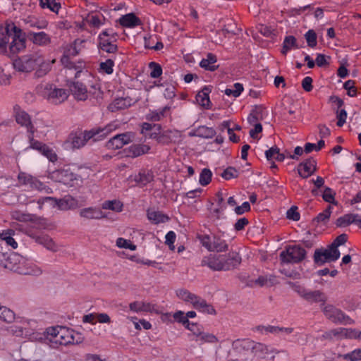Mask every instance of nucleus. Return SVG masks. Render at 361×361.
<instances>
[{
  "label": "nucleus",
  "instance_id": "nucleus-3",
  "mask_svg": "<svg viewBox=\"0 0 361 361\" xmlns=\"http://www.w3.org/2000/svg\"><path fill=\"white\" fill-rule=\"evenodd\" d=\"M90 78L88 80V85L90 86V90H87L86 85L83 83L76 81L72 82L68 85L70 91L72 94L75 97V99L78 101H85L87 99L90 100L94 99L97 102H99L102 99L103 92L101 90V85L99 82L89 75Z\"/></svg>",
  "mask_w": 361,
  "mask_h": 361
},
{
  "label": "nucleus",
  "instance_id": "nucleus-34",
  "mask_svg": "<svg viewBox=\"0 0 361 361\" xmlns=\"http://www.w3.org/2000/svg\"><path fill=\"white\" fill-rule=\"evenodd\" d=\"M42 273V270L39 267L27 260L25 267H20V274L39 276Z\"/></svg>",
  "mask_w": 361,
  "mask_h": 361
},
{
  "label": "nucleus",
  "instance_id": "nucleus-15",
  "mask_svg": "<svg viewBox=\"0 0 361 361\" xmlns=\"http://www.w3.org/2000/svg\"><path fill=\"white\" fill-rule=\"evenodd\" d=\"M116 35L112 30H104L99 35V47L107 53H114L117 50V46L114 44Z\"/></svg>",
  "mask_w": 361,
  "mask_h": 361
},
{
  "label": "nucleus",
  "instance_id": "nucleus-4",
  "mask_svg": "<svg viewBox=\"0 0 361 361\" xmlns=\"http://www.w3.org/2000/svg\"><path fill=\"white\" fill-rule=\"evenodd\" d=\"M55 60H52L51 63L46 62L42 53L34 51L25 55L22 56L13 62V67L16 70L20 72H30L37 66H40L42 69L48 71L50 69L51 63H54Z\"/></svg>",
  "mask_w": 361,
  "mask_h": 361
},
{
  "label": "nucleus",
  "instance_id": "nucleus-29",
  "mask_svg": "<svg viewBox=\"0 0 361 361\" xmlns=\"http://www.w3.org/2000/svg\"><path fill=\"white\" fill-rule=\"evenodd\" d=\"M7 260L8 262L5 265V268L19 274L20 267L18 265L22 262L23 257L16 252H11L9 253Z\"/></svg>",
  "mask_w": 361,
  "mask_h": 361
},
{
  "label": "nucleus",
  "instance_id": "nucleus-31",
  "mask_svg": "<svg viewBox=\"0 0 361 361\" xmlns=\"http://www.w3.org/2000/svg\"><path fill=\"white\" fill-rule=\"evenodd\" d=\"M210 92L211 89L209 87L205 86L196 95L197 102L200 106L206 109H209L210 107L211 102L209 96Z\"/></svg>",
  "mask_w": 361,
  "mask_h": 361
},
{
  "label": "nucleus",
  "instance_id": "nucleus-10",
  "mask_svg": "<svg viewBox=\"0 0 361 361\" xmlns=\"http://www.w3.org/2000/svg\"><path fill=\"white\" fill-rule=\"evenodd\" d=\"M320 307L324 316L333 323L343 324H350L353 323L352 319L346 315L342 310L332 305L321 304Z\"/></svg>",
  "mask_w": 361,
  "mask_h": 361
},
{
  "label": "nucleus",
  "instance_id": "nucleus-57",
  "mask_svg": "<svg viewBox=\"0 0 361 361\" xmlns=\"http://www.w3.org/2000/svg\"><path fill=\"white\" fill-rule=\"evenodd\" d=\"M32 339L39 341L50 346L49 336L47 334V328L42 333H36L32 336Z\"/></svg>",
  "mask_w": 361,
  "mask_h": 361
},
{
  "label": "nucleus",
  "instance_id": "nucleus-32",
  "mask_svg": "<svg viewBox=\"0 0 361 361\" xmlns=\"http://www.w3.org/2000/svg\"><path fill=\"white\" fill-rule=\"evenodd\" d=\"M216 56L212 53H209L206 58L201 60L200 66L207 71H214L218 68V66L216 65Z\"/></svg>",
  "mask_w": 361,
  "mask_h": 361
},
{
  "label": "nucleus",
  "instance_id": "nucleus-13",
  "mask_svg": "<svg viewBox=\"0 0 361 361\" xmlns=\"http://www.w3.org/2000/svg\"><path fill=\"white\" fill-rule=\"evenodd\" d=\"M42 96L50 103L59 104L66 100L68 94L64 89L56 88L51 85H47L42 92Z\"/></svg>",
  "mask_w": 361,
  "mask_h": 361
},
{
  "label": "nucleus",
  "instance_id": "nucleus-60",
  "mask_svg": "<svg viewBox=\"0 0 361 361\" xmlns=\"http://www.w3.org/2000/svg\"><path fill=\"white\" fill-rule=\"evenodd\" d=\"M322 198L325 202L334 203L335 200V192L330 188H325L322 193Z\"/></svg>",
  "mask_w": 361,
  "mask_h": 361
},
{
  "label": "nucleus",
  "instance_id": "nucleus-5",
  "mask_svg": "<svg viewBox=\"0 0 361 361\" xmlns=\"http://www.w3.org/2000/svg\"><path fill=\"white\" fill-rule=\"evenodd\" d=\"M178 298L185 302L190 303L196 310L207 313L215 314L216 311L214 307L208 304L205 300L188 291L186 289L180 288L176 290Z\"/></svg>",
  "mask_w": 361,
  "mask_h": 361
},
{
  "label": "nucleus",
  "instance_id": "nucleus-44",
  "mask_svg": "<svg viewBox=\"0 0 361 361\" xmlns=\"http://www.w3.org/2000/svg\"><path fill=\"white\" fill-rule=\"evenodd\" d=\"M0 319L6 322L11 323L15 319V313L6 306L0 305Z\"/></svg>",
  "mask_w": 361,
  "mask_h": 361
},
{
  "label": "nucleus",
  "instance_id": "nucleus-40",
  "mask_svg": "<svg viewBox=\"0 0 361 361\" xmlns=\"http://www.w3.org/2000/svg\"><path fill=\"white\" fill-rule=\"evenodd\" d=\"M13 233L14 231L11 229L3 231L0 233V238L2 240H4L8 245L11 246L13 249H16L18 247V243L13 238Z\"/></svg>",
  "mask_w": 361,
  "mask_h": 361
},
{
  "label": "nucleus",
  "instance_id": "nucleus-12",
  "mask_svg": "<svg viewBox=\"0 0 361 361\" xmlns=\"http://www.w3.org/2000/svg\"><path fill=\"white\" fill-rule=\"evenodd\" d=\"M18 180L19 184L27 187L31 190H37L48 194L51 192L49 187L39 181L37 178L25 172H20L18 173Z\"/></svg>",
  "mask_w": 361,
  "mask_h": 361
},
{
  "label": "nucleus",
  "instance_id": "nucleus-18",
  "mask_svg": "<svg viewBox=\"0 0 361 361\" xmlns=\"http://www.w3.org/2000/svg\"><path fill=\"white\" fill-rule=\"evenodd\" d=\"M11 30L13 31V35L9 44V50L11 54H16L25 50L26 47V41L24 37H20V29L18 28L14 25H12Z\"/></svg>",
  "mask_w": 361,
  "mask_h": 361
},
{
  "label": "nucleus",
  "instance_id": "nucleus-11",
  "mask_svg": "<svg viewBox=\"0 0 361 361\" xmlns=\"http://www.w3.org/2000/svg\"><path fill=\"white\" fill-rule=\"evenodd\" d=\"M85 42V40L81 39H77L74 41L73 43L68 44L64 49V54L61 58V63L63 66L68 69H75L81 68L82 66H76L73 62L71 61L69 59L70 56H74L79 54L82 47H83V44Z\"/></svg>",
  "mask_w": 361,
  "mask_h": 361
},
{
  "label": "nucleus",
  "instance_id": "nucleus-39",
  "mask_svg": "<svg viewBox=\"0 0 361 361\" xmlns=\"http://www.w3.org/2000/svg\"><path fill=\"white\" fill-rule=\"evenodd\" d=\"M216 134V131L212 128L207 126H200L195 130L194 135L203 137V138H212Z\"/></svg>",
  "mask_w": 361,
  "mask_h": 361
},
{
  "label": "nucleus",
  "instance_id": "nucleus-6",
  "mask_svg": "<svg viewBox=\"0 0 361 361\" xmlns=\"http://www.w3.org/2000/svg\"><path fill=\"white\" fill-rule=\"evenodd\" d=\"M202 245L209 252H224L228 250L226 241L216 234L198 235Z\"/></svg>",
  "mask_w": 361,
  "mask_h": 361
},
{
  "label": "nucleus",
  "instance_id": "nucleus-37",
  "mask_svg": "<svg viewBox=\"0 0 361 361\" xmlns=\"http://www.w3.org/2000/svg\"><path fill=\"white\" fill-rule=\"evenodd\" d=\"M121 25L128 27H133L140 23V20L133 13L123 16L119 19Z\"/></svg>",
  "mask_w": 361,
  "mask_h": 361
},
{
  "label": "nucleus",
  "instance_id": "nucleus-19",
  "mask_svg": "<svg viewBox=\"0 0 361 361\" xmlns=\"http://www.w3.org/2000/svg\"><path fill=\"white\" fill-rule=\"evenodd\" d=\"M13 109L16 122L20 126L27 128L28 131L32 133L33 126L30 115L18 104L13 106Z\"/></svg>",
  "mask_w": 361,
  "mask_h": 361
},
{
  "label": "nucleus",
  "instance_id": "nucleus-33",
  "mask_svg": "<svg viewBox=\"0 0 361 361\" xmlns=\"http://www.w3.org/2000/svg\"><path fill=\"white\" fill-rule=\"evenodd\" d=\"M77 176L69 171L68 169H59L53 173V177L58 181L66 183L68 180H77Z\"/></svg>",
  "mask_w": 361,
  "mask_h": 361
},
{
  "label": "nucleus",
  "instance_id": "nucleus-59",
  "mask_svg": "<svg viewBox=\"0 0 361 361\" xmlns=\"http://www.w3.org/2000/svg\"><path fill=\"white\" fill-rule=\"evenodd\" d=\"M116 245L120 248H126L130 250H136V245L132 244L130 240H126L123 238H118L117 239Z\"/></svg>",
  "mask_w": 361,
  "mask_h": 361
},
{
  "label": "nucleus",
  "instance_id": "nucleus-58",
  "mask_svg": "<svg viewBox=\"0 0 361 361\" xmlns=\"http://www.w3.org/2000/svg\"><path fill=\"white\" fill-rule=\"evenodd\" d=\"M305 38L309 47H314L317 45V34L313 30H309L305 33Z\"/></svg>",
  "mask_w": 361,
  "mask_h": 361
},
{
  "label": "nucleus",
  "instance_id": "nucleus-53",
  "mask_svg": "<svg viewBox=\"0 0 361 361\" xmlns=\"http://www.w3.org/2000/svg\"><path fill=\"white\" fill-rule=\"evenodd\" d=\"M338 357L350 361H361V349H355L349 353L339 355Z\"/></svg>",
  "mask_w": 361,
  "mask_h": 361
},
{
  "label": "nucleus",
  "instance_id": "nucleus-27",
  "mask_svg": "<svg viewBox=\"0 0 361 361\" xmlns=\"http://www.w3.org/2000/svg\"><path fill=\"white\" fill-rule=\"evenodd\" d=\"M27 27L37 28L39 30L46 29L48 22L44 18H38L35 16H27L23 19Z\"/></svg>",
  "mask_w": 361,
  "mask_h": 361
},
{
  "label": "nucleus",
  "instance_id": "nucleus-24",
  "mask_svg": "<svg viewBox=\"0 0 361 361\" xmlns=\"http://www.w3.org/2000/svg\"><path fill=\"white\" fill-rule=\"evenodd\" d=\"M129 308L131 311L134 312H157V308L155 305L143 302V301H135L130 303Z\"/></svg>",
  "mask_w": 361,
  "mask_h": 361
},
{
  "label": "nucleus",
  "instance_id": "nucleus-64",
  "mask_svg": "<svg viewBox=\"0 0 361 361\" xmlns=\"http://www.w3.org/2000/svg\"><path fill=\"white\" fill-rule=\"evenodd\" d=\"M173 318L176 321L182 323L185 326L189 322L188 317L182 311H178L173 314Z\"/></svg>",
  "mask_w": 361,
  "mask_h": 361
},
{
  "label": "nucleus",
  "instance_id": "nucleus-16",
  "mask_svg": "<svg viewBox=\"0 0 361 361\" xmlns=\"http://www.w3.org/2000/svg\"><path fill=\"white\" fill-rule=\"evenodd\" d=\"M134 138L135 135L130 132L118 134L106 143V147L109 149H118L122 148L125 145L133 142Z\"/></svg>",
  "mask_w": 361,
  "mask_h": 361
},
{
  "label": "nucleus",
  "instance_id": "nucleus-30",
  "mask_svg": "<svg viewBox=\"0 0 361 361\" xmlns=\"http://www.w3.org/2000/svg\"><path fill=\"white\" fill-rule=\"evenodd\" d=\"M201 264L202 266L208 267L214 271H221L219 255L210 254L208 256L204 257Z\"/></svg>",
  "mask_w": 361,
  "mask_h": 361
},
{
  "label": "nucleus",
  "instance_id": "nucleus-63",
  "mask_svg": "<svg viewBox=\"0 0 361 361\" xmlns=\"http://www.w3.org/2000/svg\"><path fill=\"white\" fill-rule=\"evenodd\" d=\"M344 88L348 90V94L350 97H354L356 95V89L355 87V82L353 80H348L343 85Z\"/></svg>",
  "mask_w": 361,
  "mask_h": 361
},
{
  "label": "nucleus",
  "instance_id": "nucleus-56",
  "mask_svg": "<svg viewBox=\"0 0 361 361\" xmlns=\"http://www.w3.org/2000/svg\"><path fill=\"white\" fill-rule=\"evenodd\" d=\"M332 209L333 208L331 206H328L325 210H324L322 212L319 213L317 216V217L314 219L315 221H317L319 223H326L331 216Z\"/></svg>",
  "mask_w": 361,
  "mask_h": 361
},
{
  "label": "nucleus",
  "instance_id": "nucleus-21",
  "mask_svg": "<svg viewBox=\"0 0 361 361\" xmlns=\"http://www.w3.org/2000/svg\"><path fill=\"white\" fill-rule=\"evenodd\" d=\"M79 214L86 219H102L106 217L101 209L94 207L83 208L80 210Z\"/></svg>",
  "mask_w": 361,
  "mask_h": 361
},
{
  "label": "nucleus",
  "instance_id": "nucleus-38",
  "mask_svg": "<svg viewBox=\"0 0 361 361\" xmlns=\"http://www.w3.org/2000/svg\"><path fill=\"white\" fill-rule=\"evenodd\" d=\"M298 48L296 38L292 35H288L284 38L281 53L282 54L286 55L291 49Z\"/></svg>",
  "mask_w": 361,
  "mask_h": 361
},
{
  "label": "nucleus",
  "instance_id": "nucleus-42",
  "mask_svg": "<svg viewBox=\"0 0 361 361\" xmlns=\"http://www.w3.org/2000/svg\"><path fill=\"white\" fill-rule=\"evenodd\" d=\"M195 341L200 342V344H203L204 343H215L218 341V339L215 335L202 331L195 338Z\"/></svg>",
  "mask_w": 361,
  "mask_h": 361
},
{
  "label": "nucleus",
  "instance_id": "nucleus-2",
  "mask_svg": "<svg viewBox=\"0 0 361 361\" xmlns=\"http://www.w3.org/2000/svg\"><path fill=\"white\" fill-rule=\"evenodd\" d=\"M47 334L50 338V347L53 348L62 345L80 344L84 340L80 333L61 326L48 327Z\"/></svg>",
  "mask_w": 361,
  "mask_h": 361
},
{
  "label": "nucleus",
  "instance_id": "nucleus-50",
  "mask_svg": "<svg viewBox=\"0 0 361 361\" xmlns=\"http://www.w3.org/2000/svg\"><path fill=\"white\" fill-rule=\"evenodd\" d=\"M129 106H130L129 100L125 98H118L114 100V102L111 104L110 108L114 111V109H123Z\"/></svg>",
  "mask_w": 361,
  "mask_h": 361
},
{
  "label": "nucleus",
  "instance_id": "nucleus-20",
  "mask_svg": "<svg viewBox=\"0 0 361 361\" xmlns=\"http://www.w3.org/2000/svg\"><path fill=\"white\" fill-rule=\"evenodd\" d=\"M29 39L35 45L47 47L51 42V37L47 33L41 32H31L29 33Z\"/></svg>",
  "mask_w": 361,
  "mask_h": 361
},
{
  "label": "nucleus",
  "instance_id": "nucleus-25",
  "mask_svg": "<svg viewBox=\"0 0 361 361\" xmlns=\"http://www.w3.org/2000/svg\"><path fill=\"white\" fill-rule=\"evenodd\" d=\"M150 147L145 144H134L128 147L126 149V156L128 157L135 158L142 154L148 153Z\"/></svg>",
  "mask_w": 361,
  "mask_h": 361
},
{
  "label": "nucleus",
  "instance_id": "nucleus-49",
  "mask_svg": "<svg viewBox=\"0 0 361 361\" xmlns=\"http://www.w3.org/2000/svg\"><path fill=\"white\" fill-rule=\"evenodd\" d=\"M356 218L355 214H348L339 217L336 221V225L340 227H344L353 224Z\"/></svg>",
  "mask_w": 361,
  "mask_h": 361
},
{
  "label": "nucleus",
  "instance_id": "nucleus-52",
  "mask_svg": "<svg viewBox=\"0 0 361 361\" xmlns=\"http://www.w3.org/2000/svg\"><path fill=\"white\" fill-rule=\"evenodd\" d=\"M344 332L343 338L359 339L361 338V331L356 329H345L342 330Z\"/></svg>",
  "mask_w": 361,
  "mask_h": 361
},
{
  "label": "nucleus",
  "instance_id": "nucleus-55",
  "mask_svg": "<svg viewBox=\"0 0 361 361\" xmlns=\"http://www.w3.org/2000/svg\"><path fill=\"white\" fill-rule=\"evenodd\" d=\"M12 218L21 222L31 221L33 220V216L29 214L15 211L12 213Z\"/></svg>",
  "mask_w": 361,
  "mask_h": 361
},
{
  "label": "nucleus",
  "instance_id": "nucleus-48",
  "mask_svg": "<svg viewBox=\"0 0 361 361\" xmlns=\"http://www.w3.org/2000/svg\"><path fill=\"white\" fill-rule=\"evenodd\" d=\"M243 91V86L241 83L236 82L233 85L232 88H227L225 90L224 93L227 96H232L238 97Z\"/></svg>",
  "mask_w": 361,
  "mask_h": 361
},
{
  "label": "nucleus",
  "instance_id": "nucleus-8",
  "mask_svg": "<svg viewBox=\"0 0 361 361\" xmlns=\"http://www.w3.org/2000/svg\"><path fill=\"white\" fill-rule=\"evenodd\" d=\"M45 202H50L53 207H57L60 210L63 211L75 209L80 206L78 200L71 195H66L61 199L46 197L39 199L37 203L41 205Z\"/></svg>",
  "mask_w": 361,
  "mask_h": 361
},
{
  "label": "nucleus",
  "instance_id": "nucleus-35",
  "mask_svg": "<svg viewBox=\"0 0 361 361\" xmlns=\"http://www.w3.org/2000/svg\"><path fill=\"white\" fill-rule=\"evenodd\" d=\"M147 214L148 219L154 224L165 223L169 220V217L166 215L154 209H148Z\"/></svg>",
  "mask_w": 361,
  "mask_h": 361
},
{
  "label": "nucleus",
  "instance_id": "nucleus-36",
  "mask_svg": "<svg viewBox=\"0 0 361 361\" xmlns=\"http://www.w3.org/2000/svg\"><path fill=\"white\" fill-rule=\"evenodd\" d=\"M11 25H8L5 29V33L2 32L0 36V52L5 53L8 44H10V39H12L13 32H10Z\"/></svg>",
  "mask_w": 361,
  "mask_h": 361
},
{
  "label": "nucleus",
  "instance_id": "nucleus-41",
  "mask_svg": "<svg viewBox=\"0 0 361 361\" xmlns=\"http://www.w3.org/2000/svg\"><path fill=\"white\" fill-rule=\"evenodd\" d=\"M102 209H109L116 212H120L123 209V204L121 201L117 200H106L102 204Z\"/></svg>",
  "mask_w": 361,
  "mask_h": 361
},
{
  "label": "nucleus",
  "instance_id": "nucleus-17",
  "mask_svg": "<svg viewBox=\"0 0 361 361\" xmlns=\"http://www.w3.org/2000/svg\"><path fill=\"white\" fill-rule=\"evenodd\" d=\"M241 262L240 255L235 252H231L227 255H219V267L221 271H228L235 268Z\"/></svg>",
  "mask_w": 361,
  "mask_h": 361
},
{
  "label": "nucleus",
  "instance_id": "nucleus-14",
  "mask_svg": "<svg viewBox=\"0 0 361 361\" xmlns=\"http://www.w3.org/2000/svg\"><path fill=\"white\" fill-rule=\"evenodd\" d=\"M341 253L338 249H334L329 246L325 250H316L314 254V260L318 265H323L326 262L336 261L340 257Z\"/></svg>",
  "mask_w": 361,
  "mask_h": 361
},
{
  "label": "nucleus",
  "instance_id": "nucleus-23",
  "mask_svg": "<svg viewBox=\"0 0 361 361\" xmlns=\"http://www.w3.org/2000/svg\"><path fill=\"white\" fill-rule=\"evenodd\" d=\"M32 238L37 243L43 245L48 250L51 252H57L59 250V246L47 235H32Z\"/></svg>",
  "mask_w": 361,
  "mask_h": 361
},
{
  "label": "nucleus",
  "instance_id": "nucleus-22",
  "mask_svg": "<svg viewBox=\"0 0 361 361\" xmlns=\"http://www.w3.org/2000/svg\"><path fill=\"white\" fill-rule=\"evenodd\" d=\"M298 173L304 178L311 176L316 171V161L313 159H308L299 164L298 168Z\"/></svg>",
  "mask_w": 361,
  "mask_h": 361
},
{
  "label": "nucleus",
  "instance_id": "nucleus-7",
  "mask_svg": "<svg viewBox=\"0 0 361 361\" xmlns=\"http://www.w3.org/2000/svg\"><path fill=\"white\" fill-rule=\"evenodd\" d=\"M288 284L302 299L308 302H322V304H324L327 300V297L325 293L319 290H311L305 288L304 286L300 284L293 282H288Z\"/></svg>",
  "mask_w": 361,
  "mask_h": 361
},
{
  "label": "nucleus",
  "instance_id": "nucleus-62",
  "mask_svg": "<svg viewBox=\"0 0 361 361\" xmlns=\"http://www.w3.org/2000/svg\"><path fill=\"white\" fill-rule=\"evenodd\" d=\"M221 176L226 180L235 178L238 176V171L233 167H228L224 171Z\"/></svg>",
  "mask_w": 361,
  "mask_h": 361
},
{
  "label": "nucleus",
  "instance_id": "nucleus-1",
  "mask_svg": "<svg viewBox=\"0 0 361 361\" xmlns=\"http://www.w3.org/2000/svg\"><path fill=\"white\" fill-rule=\"evenodd\" d=\"M119 127L118 121H113L104 128H97L80 133H71L68 143L71 147L79 149L85 145L88 140L92 139L94 142L105 138Z\"/></svg>",
  "mask_w": 361,
  "mask_h": 361
},
{
  "label": "nucleus",
  "instance_id": "nucleus-61",
  "mask_svg": "<svg viewBox=\"0 0 361 361\" xmlns=\"http://www.w3.org/2000/svg\"><path fill=\"white\" fill-rule=\"evenodd\" d=\"M41 154L46 157L51 162H54L57 160L56 154L52 149L49 147L47 145H46L44 149H43V151Z\"/></svg>",
  "mask_w": 361,
  "mask_h": 361
},
{
  "label": "nucleus",
  "instance_id": "nucleus-9",
  "mask_svg": "<svg viewBox=\"0 0 361 361\" xmlns=\"http://www.w3.org/2000/svg\"><path fill=\"white\" fill-rule=\"evenodd\" d=\"M306 256V251L298 245L286 246L285 250L280 253L281 262L286 264L299 263Z\"/></svg>",
  "mask_w": 361,
  "mask_h": 361
},
{
  "label": "nucleus",
  "instance_id": "nucleus-54",
  "mask_svg": "<svg viewBox=\"0 0 361 361\" xmlns=\"http://www.w3.org/2000/svg\"><path fill=\"white\" fill-rule=\"evenodd\" d=\"M6 331L10 335L17 337H22L24 334L23 327L16 324L9 326Z\"/></svg>",
  "mask_w": 361,
  "mask_h": 361
},
{
  "label": "nucleus",
  "instance_id": "nucleus-43",
  "mask_svg": "<svg viewBox=\"0 0 361 361\" xmlns=\"http://www.w3.org/2000/svg\"><path fill=\"white\" fill-rule=\"evenodd\" d=\"M40 6L56 13H58L61 8V4L57 0H40Z\"/></svg>",
  "mask_w": 361,
  "mask_h": 361
},
{
  "label": "nucleus",
  "instance_id": "nucleus-47",
  "mask_svg": "<svg viewBox=\"0 0 361 361\" xmlns=\"http://www.w3.org/2000/svg\"><path fill=\"white\" fill-rule=\"evenodd\" d=\"M255 284L259 286H271L276 283V278L273 276H260L255 281Z\"/></svg>",
  "mask_w": 361,
  "mask_h": 361
},
{
  "label": "nucleus",
  "instance_id": "nucleus-45",
  "mask_svg": "<svg viewBox=\"0 0 361 361\" xmlns=\"http://www.w3.org/2000/svg\"><path fill=\"white\" fill-rule=\"evenodd\" d=\"M168 109V106H164V108L159 110L151 111L149 114H147L146 118L152 121H160L163 117H164L165 112Z\"/></svg>",
  "mask_w": 361,
  "mask_h": 361
},
{
  "label": "nucleus",
  "instance_id": "nucleus-26",
  "mask_svg": "<svg viewBox=\"0 0 361 361\" xmlns=\"http://www.w3.org/2000/svg\"><path fill=\"white\" fill-rule=\"evenodd\" d=\"M133 180L140 186H145L154 180V174L150 170L142 169L133 176Z\"/></svg>",
  "mask_w": 361,
  "mask_h": 361
},
{
  "label": "nucleus",
  "instance_id": "nucleus-46",
  "mask_svg": "<svg viewBox=\"0 0 361 361\" xmlns=\"http://www.w3.org/2000/svg\"><path fill=\"white\" fill-rule=\"evenodd\" d=\"M255 330L262 334H267L269 333L279 335L281 334V330L279 326H258L255 328Z\"/></svg>",
  "mask_w": 361,
  "mask_h": 361
},
{
  "label": "nucleus",
  "instance_id": "nucleus-51",
  "mask_svg": "<svg viewBox=\"0 0 361 361\" xmlns=\"http://www.w3.org/2000/svg\"><path fill=\"white\" fill-rule=\"evenodd\" d=\"M212 173L208 169H204L200 175L199 183L201 185H208L212 180Z\"/></svg>",
  "mask_w": 361,
  "mask_h": 361
},
{
  "label": "nucleus",
  "instance_id": "nucleus-28",
  "mask_svg": "<svg viewBox=\"0 0 361 361\" xmlns=\"http://www.w3.org/2000/svg\"><path fill=\"white\" fill-rule=\"evenodd\" d=\"M179 133L177 130H167L164 131L160 135H157L156 133H151L149 135L150 138L157 139L159 142L169 143L173 141V139L178 135Z\"/></svg>",
  "mask_w": 361,
  "mask_h": 361
}]
</instances>
